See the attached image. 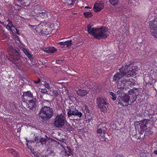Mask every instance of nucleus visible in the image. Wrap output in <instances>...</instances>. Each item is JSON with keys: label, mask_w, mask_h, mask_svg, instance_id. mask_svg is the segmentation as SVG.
<instances>
[{"label": "nucleus", "mask_w": 157, "mask_h": 157, "mask_svg": "<svg viewBox=\"0 0 157 157\" xmlns=\"http://www.w3.org/2000/svg\"><path fill=\"white\" fill-rule=\"evenodd\" d=\"M134 63H130L123 66L120 69V73H117L113 76V80L116 82L123 77L129 78L136 75L139 70L138 68L134 66Z\"/></svg>", "instance_id": "f257e3e1"}, {"label": "nucleus", "mask_w": 157, "mask_h": 157, "mask_svg": "<svg viewBox=\"0 0 157 157\" xmlns=\"http://www.w3.org/2000/svg\"><path fill=\"white\" fill-rule=\"evenodd\" d=\"M93 25L89 24L87 26V31L88 33L98 39L105 38L109 35L108 31L107 28L102 27L99 28H94Z\"/></svg>", "instance_id": "f03ea898"}, {"label": "nucleus", "mask_w": 157, "mask_h": 157, "mask_svg": "<svg viewBox=\"0 0 157 157\" xmlns=\"http://www.w3.org/2000/svg\"><path fill=\"white\" fill-rule=\"evenodd\" d=\"M118 99L119 104L122 106H127L128 102L131 104L134 102L136 99V97L134 95L132 96V98H130L128 95L125 94L122 96H118Z\"/></svg>", "instance_id": "7ed1b4c3"}, {"label": "nucleus", "mask_w": 157, "mask_h": 157, "mask_svg": "<svg viewBox=\"0 0 157 157\" xmlns=\"http://www.w3.org/2000/svg\"><path fill=\"white\" fill-rule=\"evenodd\" d=\"M53 115V109L49 107L45 106H44L41 109L40 113V117L43 120L50 119Z\"/></svg>", "instance_id": "20e7f679"}, {"label": "nucleus", "mask_w": 157, "mask_h": 157, "mask_svg": "<svg viewBox=\"0 0 157 157\" xmlns=\"http://www.w3.org/2000/svg\"><path fill=\"white\" fill-rule=\"evenodd\" d=\"M97 103L101 111L104 113L106 112L108 108V104L105 98H98L97 99Z\"/></svg>", "instance_id": "39448f33"}, {"label": "nucleus", "mask_w": 157, "mask_h": 157, "mask_svg": "<svg viewBox=\"0 0 157 157\" xmlns=\"http://www.w3.org/2000/svg\"><path fill=\"white\" fill-rule=\"evenodd\" d=\"M66 121L64 116L61 114H57L54 120V126L56 128H61L64 125Z\"/></svg>", "instance_id": "423d86ee"}, {"label": "nucleus", "mask_w": 157, "mask_h": 157, "mask_svg": "<svg viewBox=\"0 0 157 157\" xmlns=\"http://www.w3.org/2000/svg\"><path fill=\"white\" fill-rule=\"evenodd\" d=\"M149 27L152 36L157 38V17H155L153 20L150 21Z\"/></svg>", "instance_id": "0eeeda50"}, {"label": "nucleus", "mask_w": 157, "mask_h": 157, "mask_svg": "<svg viewBox=\"0 0 157 157\" xmlns=\"http://www.w3.org/2000/svg\"><path fill=\"white\" fill-rule=\"evenodd\" d=\"M131 82L129 80H125L122 81L121 82V84L120 85H118L117 87L119 90L117 92V94L119 96H122L125 94L122 90L124 89L125 86H127L129 84H130Z\"/></svg>", "instance_id": "6e6552de"}, {"label": "nucleus", "mask_w": 157, "mask_h": 157, "mask_svg": "<svg viewBox=\"0 0 157 157\" xmlns=\"http://www.w3.org/2000/svg\"><path fill=\"white\" fill-rule=\"evenodd\" d=\"M44 24V23L41 22L36 26V27L35 28V30L38 33H40L41 34L47 35L51 33V29L50 27H47L46 29L43 30L42 29V27Z\"/></svg>", "instance_id": "1a4fd4ad"}, {"label": "nucleus", "mask_w": 157, "mask_h": 157, "mask_svg": "<svg viewBox=\"0 0 157 157\" xmlns=\"http://www.w3.org/2000/svg\"><path fill=\"white\" fill-rule=\"evenodd\" d=\"M9 50L10 52V54L12 56V58L16 60H18L20 57V55L17 50L14 49L11 46H10L9 48Z\"/></svg>", "instance_id": "9d476101"}, {"label": "nucleus", "mask_w": 157, "mask_h": 157, "mask_svg": "<svg viewBox=\"0 0 157 157\" xmlns=\"http://www.w3.org/2000/svg\"><path fill=\"white\" fill-rule=\"evenodd\" d=\"M67 114L68 117H70L72 116H78L79 117H81L82 114L78 110H77L76 108H70L68 110Z\"/></svg>", "instance_id": "9b49d317"}, {"label": "nucleus", "mask_w": 157, "mask_h": 157, "mask_svg": "<svg viewBox=\"0 0 157 157\" xmlns=\"http://www.w3.org/2000/svg\"><path fill=\"white\" fill-rule=\"evenodd\" d=\"M104 7V3L102 1L97 2L94 6V10L95 12H99Z\"/></svg>", "instance_id": "f8f14e48"}, {"label": "nucleus", "mask_w": 157, "mask_h": 157, "mask_svg": "<svg viewBox=\"0 0 157 157\" xmlns=\"http://www.w3.org/2000/svg\"><path fill=\"white\" fill-rule=\"evenodd\" d=\"M7 21H8L9 22L6 26V28L9 31H11L13 33L16 32L15 30H16V32H17V30L12 24V21H9V19Z\"/></svg>", "instance_id": "ddd939ff"}, {"label": "nucleus", "mask_w": 157, "mask_h": 157, "mask_svg": "<svg viewBox=\"0 0 157 157\" xmlns=\"http://www.w3.org/2000/svg\"><path fill=\"white\" fill-rule=\"evenodd\" d=\"M71 152V150L70 148L67 147L66 148H64L61 152V154L65 156H68Z\"/></svg>", "instance_id": "4468645a"}, {"label": "nucleus", "mask_w": 157, "mask_h": 157, "mask_svg": "<svg viewBox=\"0 0 157 157\" xmlns=\"http://www.w3.org/2000/svg\"><path fill=\"white\" fill-rule=\"evenodd\" d=\"M23 96L25 99H30L33 97L32 94L29 91L24 92Z\"/></svg>", "instance_id": "2eb2a0df"}, {"label": "nucleus", "mask_w": 157, "mask_h": 157, "mask_svg": "<svg viewBox=\"0 0 157 157\" xmlns=\"http://www.w3.org/2000/svg\"><path fill=\"white\" fill-rule=\"evenodd\" d=\"M56 49L54 47H48L43 49L44 52L49 53H52L56 52Z\"/></svg>", "instance_id": "dca6fc26"}, {"label": "nucleus", "mask_w": 157, "mask_h": 157, "mask_svg": "<svg viewBox=\"0 0 157 157\" xmlns=\"http://www.w3.org/2000/svg\"><path fill=\"white\" fill-rule=\"evenodd\" d=\"M76 93L78 95L81 96V97L85 96L88 94V92L87 91L80 89H79L77 90L76 91Z\"/></svg>", "instance_id": "f3484780"}, {"label": "nucleus", "mask_w": 157, "mask_h": 157, "mask_svg": "<svg viewBox=\"0 0 157 157\" xmlns=\"http://www.w3.org/2000/svg\"><path fill=\"white\" fill-rule=\"evenodd\" d=\"M36 98L33 99L28 101V105L29 109H32L35 105Z\"/></svg>", "instance_id": "a211bd4d"}, {"label": "nucleus", "mask_w": 157, "mask_h": 157, "mask_svg": "<svg viewBox=\"0 0 157 157\" xmlns=\"http://www.w3.org/2000/svg\"><path fill=\"white\" fill-rule=\"evenodd\" d=\"M147 122L148 121L147 120H144L140 121V127L141 129L142 130H146V127H147L146 125L147 124Z\"/></svg>", "instance_id": "6ab92c4d"}, {"label": "nucleus", "mask_w": 157, "mask_h": 157, "mask_svg": "<svg viewBox=\"0 0 157 157\" xmlns=\"http://www.w3.org/2000/svg\"><path fill=\"white\" fill-rule=\"evenodd\" d=\"M61 45H66L67 47H70L72 44L71 40L66 41L64 42H61L59 43Z\"/></svg>", "instance_id": "aec40b11"}, {"label": "nucleus", "mask_w": 157, "mask_h": 157, "mask_svg": "<svg viewBox=\"0 0 157 157\" xmlns=\"http://www.w3.org/2000/svg\"><path fill=\"white\" fill-rule=\"evenodd\" d=\"M30 0H18L19 2L25 6H28Z\"/></svg>", "instance_id": "412c9836"}, {"label": "nucleus", "mask_w": 157, "mask_h": 157, "mask_svg": "<svg viewBox=\"0 0 157 157\" xmlns=\"http://www.w3.org/2000/svg\"><path fill=\"white\" fill-rule=\"evenodd\" d=\"M105 128L104 127H102L101 128L99 127V126L97 131V135L102 134V133L105 134Z\"/></svg>", "instance_id": "4be33fe9"}, {"label": "nucleus", "mask_w": 157, "mask_h": 157, "mask_svg": "<svg viewBox=\"0 0 157 157\" xmlns=\"http://www.w3.org/2000/svg\"><path fill=\"white\" fill-rule=\"evenodd\" d=\"M9 153L13 155L14 157H19V155L18 153L13 149H9L8 150Z\"/></svg>", "instance_id": "5701e85b"}, {"label": "nucleus", "mask_w": 157, "mask_h": 157, "mask_svg": "<svg viewBox=\"0 0 157 157\" xmlns=\"http://www.w3.org/2000/svg\"><path fill=\"white\" fill-rule=\"evenodd\" d=\"M65 3H66L67 5L69 7H71V6L73 5L74 2L76 0H63Z\"/></svg>", "instance_id": "b1692460"}, {"label": "nucleus", "mask_w": 157, "mask_h": 157, "mask_svg": "<svg viewBox=\"0 0 157 157\" xmlns=\"http://www.w3.org/2000/svg\"><path fill=\"white\" fill-rule=\"evenodd\" d=\"M22 50L25 54L30 59H32V56L28 51L24 48H22Z\"/></svg>", "instance_id": "393cba45"}, {"label": "nucleus", "mask_w": 157, "mask_h": 157, "mask_svg": "<svg viewBox=\"0 0 157 157\" xmlns=\"http://www.w3.org/2000/svg\"><path fill=\"white\" fill-rule=\"evenodd\" d=\"M48 13L46 11L39 12V13L37 14V16L40 17L42 18H44L48 16Z\"/></svg>", "instance_id": "a878e982"}, {"label": "nucleus", "mask_w": 157, "mask_h": 157, "mask_svg": "<svg viewBox=\"0 0 157 157\" xmlns=\"http://www.w3.org/2000/svg\"><path fill=\"white\" fill-rule=\"evenodd\" d=\"M104 134L102 133V134L97 135L101 141H105L106 139L104 136Z\"/></svg>", "instance_id": "bb28decb"}, {"label": "nucleus", "mask_w": 157, "mask_h": 157, "mask_svg": "<svg viewBox=\"0 0 157 157\" xmlns=\"http://www.w3.org/2000/svg\"><path fill=\"white\" fill-rule=\"evenodd\" d=\"M85 17L86 18H89L91 17L92 16V14L91 12H87L83 13Z\"/></svg>", "instance_id": "cd10ccee"}, {"label": "nucleus", "mask_w": 157, "mask_h": 157, "mask_svg": "<svg viewBox=\"0 0 157 157\" xmlns=\"http://www.w3.org/2000/svg\"><path fill=\"white\" fill-rule=\"evenodd\" d=\"M109 1L111 5L116 6L118 3L119 0H109Z\"/></svg>", "instance_id": "c85d7f7f"}, {"label": "nucleus", "mask_w": 157, "mask_h": 157, "mask_svg": "<svg viewBox=\"0 0 157 157\" xmlns=\"http://www.w3.org/2000/svg\"><path fill=\"white\" fill-rule=\"evenodd\" d=\"M110 95H111L112 98H111L112 100L114 101L116 99V97L115 94L112 92H110L109 93Z\"/></svg>", "instance_id": "c756f323"}, {"label": "nucleus", "mask_w": 157, "mask_h": 157, "mask_svg": "<svg viewBox=\"0 0 157 157\" xmlns=\"http://www.w3.org/2000/svg\"><path fill=\"white\" fill-rule=\"evenodd\" d=\"M52 93L53 95L55 97H56L58 95V93L57 91L56 90H53L52 91Z\"/></svg>", "instance_id": "7c9ffc66"}, {"label": "nucleus", "mask_w": 157, "mask_h": 157, "mask_svg": "<svg viewBox=\"0 0 157 157\" xmlns=\"http://www.w3.org/2000/svg\"><path fill=\"white\" fill-rule=\"evenodd\" d=\"M46 140L45 139L41 138L40 141V142L42 144H45Z\"/></svg>", "instance_id": "2f4dec72"}, {"label": "nucleus", "mask_w": 157, "mask_h": 157, "mask_svg": "<svg viewBox=\"0 0 157 157\" xmlns=\"http://www.w3.org/2000/svg\"><path fill=\"white\" fill-rule=\"evenodd\" d=\"M26 140L27 141L26 145L28 147L32 152V147L31 146H29L28 145V143L29 142V141L27 140Z\"/></svg>", "instance_id": "473e14b6"}, {"label": "nucleus", "mask_w": 157, "mask_h": 157, "mask_svg": "<svg viewBox=\"0 0 157 157\" xmlns=\"http://www.w3.org/2000/svg\"><path fill=\"white\" fill-rule=\"evenodd\" d=\"M47 27H49L47 25H46L45 23H44V25H43V26L42 27V29L44 30L46 29Z\"/></svg>", "instance_id": "72a5a7b5"}, {"label": "nucleus", "mask_w": 157, "mask_h": 157, "mask_svg": "<svg viewBox=\"0 0 157 157\" xmlns=\"http://www.w3.org/2000/svg\"><path fill=\"white\" fill-rule=\"evenodd\" d=\"M44 86L46 88L48 89H49L50 88L49 85L48 83H45L44 85Z\"/></svg>", "instance_id": "f704fd0d"}, {"label": "nucleus", "mask_w": 157, "mask_h": 157, "mask_svg": "<svg viewBox=\"0 0 157 157\" xmlns=\"http://www.w3.org/2000/svg\"><path fill=\"white\" fill-rule=\"evenodd\" d=\"M33 154L36 157H41V156H40V155L38 153H36V152H33Z\"/></svg>", "instance_id": "c9c22d12"}, {"label": "nucleus", "mask_w": 157, "mask_h": 157, "mask_svg": "<svg viewBox=\"0 0 157 157\" xmlns=\"http://www.w3.org/2000/svg\"><path fill=\"white\" fill-rule=\"evenodd\" d=\"M41 92L42 93H45L47 92V90L46 89H42L41 90Z\"/></svg>", "instance_id": "e433bc0d"}, {"label": "nucleus", "mask_w": 157, "mask_h": 157, "mask_svg": "<svg viewBox=\"0 0 157 157\" xmlns=\"http://www.w3.org/2000/svg\"><path fill=\"white\" fill-rule=\"evenodd\" d=\"M34 82L36 84L39 83L40 82V79H38L37 81H35Z\"/></svg>", "instance_id": "4c0bfd02"}, {"label": "nucleus", "mask_w": 157, "mask_h": 157, "mask_svg": "<svg viewBox=\"0 0 157 157\" xmlns=\"http://www.w3.org/2000/svg\"><path fill=\"white\" fill-rule=\"evenodd\" d=\"M16 40L17 41H16V42H17V43H18V42L19 43H20V40L18 37H16Z\"/></svg>", "instance_id": "58836bf2"}, {"label": "nucleus", "mask_w": 157, "mask_h": 157, "mask_svg": "<svg viewBox=\"0 0 157 157\" xmlns=\"http://www.w3.org/2000/svg\"><path fill=\"white\" fill-rule=\"evenodd\" d=\"M154 154H156L157 155V150L154 151Z\"/></svg>", "instance_id": "ea45409f"}, {"label": "nucleus", "mask_w": 157, "mask_h": 157, "mask_svg": "<svg viewBox=\"0 0 157 157\" xmlns=\"http://www.w3.org/2000/svg\"><path fill=\"white\" fill-rule=\"evenodd\" d=\"M68 99H69L70 100H71V97H70V96H68Z\"/></svg>", "instance_id": "a19ab883"}, {"label": "nucleus", "mask_w": 157, "mask_h": 157, "mask_svg": "<svg viewBox=\"0 0 157 157\" xmlns=\"http://www.w3.org/2000/svg\"><path fill=\"white\" fill-rule=\"evenodd\" d=\"M85 8H89V7H88V6H86V7H85Z\"/></svg>", "instance_id": "79ce46f5"}, {"label": "nucleus", "mask_w": 157, "mask_h": 157, "mask_svg": "<svg viewBox=\"0 0 157 157\" xmlns=\"http://www.w3.org/2000/svg\"><path fill=\"white\" fill-rule=\"evenodd\" d=\"M0 23L1 24H2V22L1 21L0 22Z\"/></svg>", "instance_id": "37998d69"}]
</instances>
